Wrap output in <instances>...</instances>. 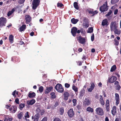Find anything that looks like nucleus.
Masks as SVG:
<instances>
[{"label":"nucleus","mask_w":121,"mask_h":121,"mask_svg":"<svg viewBox=\"0 0 121 121\" xmlns=\"http://www.w3.org/2000/svg\"><path fill=\"white\" fill-rule=\"evenodd\" d=\"M93 9H92L91 10L88 11V13L90 14H92V15H91V16H93L95 14H97L98 12L97 10H95V11H93Z\"/></svg>","instance_id":"nucleus-15"},{"label":"nucleus","mask_w":121,"mask_h":121,"mask_svg":"<svg viewBox=\"0 0 121 121\" xmlns=\"http://www.w3.org/2000/svg\"><path fill=\"white\" fill-rule=\"evenodd\" d=\"M26 25H23L20 27L19 31L22 32L24 31L26 29Z\"/></svg>","instance_id":"nucleus-21"},{"label":"nucleus","mask_w":121,"mask_h":121,"mask_svg":"<svg viewBox=\"0 0 121 121\" xmlns=\"http://www.w3.org/2000/svg\"><path fill=\"white\" fill-rule=\"evenodd\" d=\"M73 6L74 8L78 10L79 7L78 4V3L77 2H74L73 3Z\"/></svg>","instance_id":"nucleus-26"},{"label":"nucleus","mask_w":121,"mask_h":121,"mask_svg":"<svg viewBox=\"0 0 121 121\" xmlns=\"http://www.w3.org/2000/svg\"><path fill=\"white\" fill-rule=\"evenodd\" d=\"M77 40H79V43L82 44H85L86 42L85 39L81 36L78 37Z\"/></svg>","instance_id":"nucleus-7"},{"label":"nucleus","mask_w":121,"mask_h":121,"mask_svg":"<svg viewBox=\"0 0 121 121\" xmlns=\"http://www.w3.org/2000/svg\"><path fill=\"white\" fill-rule=\"evenodd\" d=\"M25 0H18V3L20 4H22L23 3Z\"/></svg>","instance_id":"nucleus-42"},{"label":"nucleus","mask_w":121,"mask_h":121,"mask_svg":"<svg viewBox=\"0 0 121 121\" xmlns=\"http://www.w3.org/2000/svg\"><path fill=\"white\" fill-rule=\"evenodd\" d=\"M56 90L60 93H62L64 91L62 85L60 83L57 84L55 86Z\"/></svg>","instance_id":"nucleus-2"},{"label":"nucleus","mask_w":121,"mask_h":121,"mask_svg":"<svg viewBox=\"0 0 121 121\" xmlns=\"http://www.w3.org/2000/svg\"><path fill=\"white\" fill-rule=\"evenodd\" d=\"M93 31V28L92 27L89 28H88L87 32L88 33H91Z\"/></svg>","instance_id":"nucleus-33"},{"label":"nucleus","mask_w":121,"mask_h":121,"mask_svg":"<svg viewBox=\"0 0 121 121\" xmlns=\"http://www.w3.org/2000/svg\"><path fill=\"white\" fill-rule=\"evenodd\" d=\"M112 113H116V107L115 106H114L112 108Z\"/></svg>","instance_id":"nucleus-30"},{"label":"nucleus","mask_w":121,"mask_h":121,"mask_svg":"<svg viewBox=\"0 0 121 121\" xmlns=\"http://www.w3.org/2000/svg\"><path fill=\"white\" fill-rule=\"evenodd\" d=\"M25 19L27 24H29L32 19L31 17L29 15H26L25 16Z\"/></svg>","instance_id":"nucleus-8"},{"label":"nucleus","mask_w":121,"mask_h":121,"mask_svg":"<svg viewBox=\"0 0 121 121\" xmlns=\"http://www.w3.org/2000/svg\"><path fill=\"white\" fill-rule=\"evenodd\" d=\"M114 31V34L116 35H118L121 34V30L119 29H118L117 28L115 29Z\"/></svg>","instance_id":"nucleus-18"},{"label":"nucleus","mask_w":121,"mask_h":121,"mask_svg":"<svg viewBox=\"0 0 121 121\" xmlns=\"http://www.w3.org/2000/svg\"><path fill=\"white\" fill-rule=\"evenodd\" d=\"M53 121H61V120L59 118L56 117L54 118Z\"/></svg>","instance_id":"nucleus-51"},{"label":"nucleus","mask_w":121,"mask_h":121,"mask_svg":"<svg viewBox=\"0 0 121 121\" xmlns=\"http://www.w3.org/2000/svg\"><path fill=\"white\" fill-rule=\"evenodd\" d=\"M59 104V103L57 102H55V104L54 105V107H56Z\"/></svg>","instance_id":"nucleus-56"},{"label":"nucleus","mask_w":121,"mask_h":121,"mask_svg":"<svg viewBox=\"0 0 121 121\" xmlns=\"http://www.w3.org/2000/svg\"><path fill=\"white\" fill-rule=\"evenodd\" d=\"M14 37L13 35H9V41L11 43H12L14 40Z\"/></svg>","instance_id":"nucleus-22"},{"label":"nucleus","mask_w":121,"mask_h":121,"mask_svg":"<svg viewBox=\"0 0 121 121\" xmlns=\"http://www.w3.org/2000/svg\"><path fill=\"white\" fill-rule=\"evenodd\" d=\"M121 88V86H120L119 85H117L116 89V90H117V91H119L120 90Z\"/></svg>","instance_id":"nucleus-45"},{"label":"nucleus","mask_w":121,"mask_h":121,"mask_svg":"<svg viewBox=\"0 0 121 121\" xmlns=\"http://www.w3.org/2000/svg\"><path fill=\"white\" fill-rule=\"evenodd\" d=\"M60 112L62 113H63L64 112V109L63 107L60 108Z\"/></svg>","instance_id":"nucleus-52"},{"label":"nucleus","mask_w":121,"mask_h":121,"mask_svg":"<svg viewBox=\"0 0 121 121\" xmlns=\"http://www.w3.org/2000/svg\"><path fill=\"white\" fill-rule=\"evenodd\" d=\"M117 80V78L113 76L108 79V82L109 83H113Z\"/></svg>","instance_id":"nucleus-12"},{"label":"nucleus","mask_w":121,"mask_h":121,"mask_svg":"<svg viewBox=\"0 0 121 121\" xmlns=\"http://www.w3.org/2000/svg\"><path fill=\"white\" fill-rule=\"evenodd\" d=\"M40 112V110L39 108H37L36 109V113H39Z\"/></svg>","instance_id":"nucleus-53"},{"label":"nucleus","mask_w":121,"mask_h":121,"mask_svg":"<svg viewBox=\"0 0 121 121\" xmlns=\"http://www.w3.org/2000/svg\"><path fill=\"white\" fill-rule=\"evenodd\" d=\"M7 22L6 18L4 17H1L0 18V27H2L3 26H5Z\"/></svg>","instance_id":"nucleus-3"},{"label":"nucleus","mask_w":121,"mask_h":121,"mask_svg":"<svg viewBox=\"0 0 121 121\" xmlns=\"http://www.w3.org/2000/svg\"><path fill=\"white\" fill-rule=\"evenodd\" d=\"M86 110L87 111L91 112H92L93 111V109L92 108H91L90 107H88L87 108Z\"/></svg>","instance_id":"nucleus-29"},{"label":"nucleus","mask_w":121,"mask_h":121,"mask_svg":"<svg viewBox=\"0 0 121 121\" xmlns=\"http://www.w3.org/2000/svg\"><path fill=\"white\" fill-rule=\"evenodd\" d=\"M119 1V0H111V3L112 4H114L117 2Z\"/></svg>","instance_id":"nucleus-34"},{"label":"nucleus","mask_w":121,"mask_h":121,"mask_svg":"<svg viewBox=\"0 0 121 121\" xmlns=\"http://www.w3.org/2000/svg\"><path fill=\"white\" fill-rule=\"evenodd\" d=\"M65 87L67 88H68L70 86V85L68 83H65Z\"/></svg>","instance_id":"nucleus-50"},{"label":"nucleus","mask_w":121,"mask_h":121,"mask_svg":"<svg viewBox=\"0 0 121 121\" xmlns=\"http://www.w3.org/2000/svg\"><path fill=\"white\" fill-rule=\"evenodd\" d=\"M91 99L89 97L86 98L83 102V105L85 106L89 105L91 104Z\"/></svg>","instance_id":"nucleus-5"},{"label":"nucleus","mask_w":121,"mask_h":121,"mask_svg":"<svg viewBox=\"0 0 121 121\" xmlns=\"http://www.w3.org/2000/svg\"><path fill=\"white\" fill-rule=\"evenodd\" d=\"M95 111L97 113H104L103 109L100 107L97 108Z\"/></svg>","instance_id":"nucleus-14"},{"label":"nucleus","mask_w":121,"mask_h":121,"mask_svg":"<svg viewBox=\"0 0 121 121\" xmlns=\"http://www.w3.org/2000/svg\"><path fill=\"white\" fill-rule=\"evenodd\" d=\"M108 6L105 5V4L104 3L103 5L101 6L99 8L100 11L102 12H103L104 11H106L108 9Z\"/></svg>","instance_id":"nucleus-6"},{"label":"nucleus","mask_w":121,"mask_h":121,"mask_svg":"<svg viewBox=\"0 0 121 121\" xmlns=\"http://www.w3.org/2000/svg\"><path fill=\"white\" fill-rule=\"evenodd\" d=\"M118 24L116 21L112 22L110 24V29L111 31H113L115 29L117 28Z\"/></svg>","instance_id":"nucleus-1"},{"label":"nucleus","mask_w":121,"mask_h":121,"mask_svg":"<svg viewBox=\"0 0 121 121\" xmlns=\"http://www.w3.org/2000/svg\"><path fill=\"white\" fill-rule=\"evenodd\" d=\"M95 87V85L94 83L93 82H92L91 84V86L90 87L92 89H94Z\"/></svg>","instance_id":"nucleus-49"},{"label":"nucleus","mask_w":121,"mask_h":121,"mask_svg":"<svg viewBox=\"0 0 121 121\" xmlns=\"http://www.w3.org/2000/svg\"><path fill=\"white\" fill-rule=\"evenodd\" d=\"M82 49L81 48H79L78 49V51L79 52H81L82 51Z\"/></svg>","instance_id":"nucleus-59"},{"label":"nucleus","mask_w":121,"mask_h":121,"mask_svg":"<svg viewBox=\"0 0 121 121\" xmlns=\"http://www.w3.org/2000/svg\"><path fill=\"white\" fill-rule=\"evenodd\" d=\"M115 99L116 100V104L117 106L120 102V97L118 94L117 93L115 94Z\"/></svg>","instance_id":"nucleus-11"},{"label":"nucleus","mask_w":121,"mask_h":121,"mask_svg":"<svg viewBox=\"0 0 121 121\" xmlns=\"http://www.w3.org/2000/svg\"><path fill=\"white\" fill-rule=\"evenodd\" d=\"M63 95L64 97V99L65 100H67L69 96V94L67 92H65L64 93Z\"/></svg>","instance_id":"nucleus-19"},{"label":"nucleus","mask_w":121,"mask_h":121,"mask_svg":"<svg viewBox=\"0 0 121 121\" xmlns=\"http://www.w3.org/2000/svg\"><path fill=\"white\" fill-rule=\"evenodd\" d=\"M39 117L38 114H36L35 115L34 117L36 118H37L38 119L39 118Z\"/></svg>","instance_id":"nucleus-60"},{"label":"nucleus","mask_w":121,"mask_h":121,"mask_svg":"<svg viewBox=\"0 0 121 121\" xmlns=\"http://www.w3.org/2000/svg\"><path fill=\"white\" fill-rule=\"evenodd\" d=\"M94 38V35L93 34L91 36V40L92 41H93Z\"/></svg>","instance_id":"nucleus-55"},{"label":"nucleus","mask_w":121,"mask_h":121,"mask_svg":"<svg viewBox=\"0 0 121 121\" xmlns=\"http://www.w3.org/2000/svg\"><path fill=\"white\" fill-rule=\"evenodd\" d=\"M112 11L111 10H109V12L105 16L107 17L110 15L112 13Z\"/></svg>","instance_id":"nucleus-40"},{"label":"nucleus","mask_w":121,"mask_h":121,"mask_svg":"<svg viewBox=\"0 0 121 121\" xmlns=\"http://www.w3.org/2000/svg\"><path fill=\"white\" fill-rule=\"evenodd\" d=\"M86 57L84 55H83V56L82 58V60L84 59L85 60L86 59Z\"/></svg>","instance_id":"nucleus-61"},{"label":"nucleus","mask_w":121,"mask_h":121,"mask_svg":"<svg viewBox=\"0 0 121 121\" xmlns=\"http://www.w3.org/2000/svg\"><path fill=\"white\" fill-rule=\"evenodd\" d=\"M72 88L73 90L75 92V94H76V95H77L78 93V88L77 87H76L74 85H73L72 86Z\"/></svg>","instance_id":"nucleus-20"},{"label":"nucleus","mask_w":121,"mask_h":121,"mask_svg":"<svg viewBox=\"0 0 121 121\" xmlns=\"http://www.w3.org/2000/svg\"><path fill=\"white\" fill-rule=\"evenodd\" d=\"M63 5V4L61 3H58L57 4V6L58 7H62Z\"/></svg>","instance_id":"nucleus-43"},{"label":"nucleus","mask_w":121,"mask_h":121,"mask_svg":"<svg viewBox=\"0 0 121 121\" xmlns=\"http://www.w3.org/2000/svg\"><path fill=\"white\" fill-rule=\"evenodd\" d=\"M78 19H76L74 18H73L71 19V21L72 23L75 24H76L78 21Z\"/></svg>","instance_id":"nucleus-24"},{"label":"nucleus","mask_w":121,"mask_h":121,"mask_svg":"<svg viewBox=\"0 0 121 121\" xmlns=\"http://www.w3.org/2000/svg\"><path fill=\"white\" fill-rule=\"evenodd\" d=\"M16 93V94H18V92L17 91L16 92V91L15 90L12 93V95H13L14 97H16V96L15 95V93Z\"/></svg>","instance_id":"nucleus-46"},{"label":"nucleus","mask_w":121,"mask_h":121,"mask_svg":"<svg viewBox=\"0 0 121 121\" xmlns=\"http://www.w3.org/2000/svg\"><path fill=\"white\" fill-rule=\"evenodd\" d=\"M53 89V87L52 86H51L49 87H47L45 91V94H48L50 91H52Z\"/></svg>","instance_id":"nucleus-13"},{"label":"nucleus","mask_w":121,"mask_h":121,"mask_svg":"<svg viewBox=\"0 0 121 121\" xmlns=\"http://www.w3.org/2000/svg\"><path fill=\"white\" fill-rule=\"evenodd\" d=\"M40 2L39 0H33L32 2V9L34 10L36 9L39 5Z\"/></svg>","instance_id":"nucleus-4"},{"label":"nucleus","mask_w":121,"mask_h":121,"mask_svg":"<svg viewBox=\"0 0 121 121\" xmlns=\"http://www.w3.org/2000/svg\"><path fill=\"white\" fill-rule=\"evenodd\" d=\"M100 104L102 105L103 106L104 105V100L100 101Z\"/></svg>","instance_id":"nucleus-58"},{"label":"nucleus","mask_w":121,"mask_h":121,"mask_svg":"<svg viewBox=\"0 0 121 121\" xmlns=\"http://www.w3.org/2000/svg\"><path fill=\"white\" fill-rule=\"evenodd\" d=\"M25 106V105L24 104L21 103L19 104V108L21 110Z\"/></svg>","instance_id":"nucleus-32"},{"label":"nucleus","mask_w":121,"mask_h":121,"mask_svg":"<svg viewBox=\"0 0 121 121\" xmlns=\"http://www.w3.org/2000/svg\"><path fill=\"white\" fill-rule=\"evenodd\" d=\"M93 89L92 88V89L90 87L88 89V91L91 92L92 91V90H93Z\"/></svg>","instance_id":"nucleus-63"},{"label":"nucleus","mask_w":121,"mask_h":121,"mask_svg":"<svg viewBox=\"0 0 121 121\" xmlns=\"http://www.w3.org/2000/svg\"><path fill=\"white\" fill-rule=\"evenodd\" d=\"M89 26V22L86 23L84 24L83 26L84 28H87Z\"/></svg>","instance_id":"nucleus-35"},{"label":"nucleus","mask_w":121,"mask_h":121,"mask_svg":"<svg viewBox=\"0 0 121 121\" xmlns=\"http://www.w3.org/2000/svg\"><path fill=\"white\" fill-rule=\"evenodd\" d=\"M39 91L40 92H43V87L42 86H41L39 87Z\"/></svg>","instance_id":"nucleus-39"},{"label":"nucleus","mask_w":121,"mask_h":121,"mask_svg":"<svg viewBox=\"0 0 121 121\" xmlns=\"http://www.w3.org/2000/svg\"><path fill=\"white\" fill-rule=\"evenodd\" d=\"M85 90L83 88L82 89L80 92L79 95L82 97L85 94Z\"/></svg>","instance_id":"nucleus-23"},{"label":"nucleus","mask_w":121,"mask_h":121,"mask_svg":"<svg viewBox=\"0 0 121 121\" xmlns=\"http://www.w3.org/2000/svg\"><path fill=\"white\" fill-rule=\"evenodd\" d=\"M55 93L54 92H52L50 93L51 98L52 99H55L56 98V95H55Z\"/></svg>","instance_id":"nucleus-31"},{"label":"nucleus","mask_w":121,"mask_h":121,"mask_svg":"<svg viewBox=\"0 0 121 121\" xmlns=\"http://www.w3.org/2000/svg\"><path fill=\"white\" fill-rule=\"evenodd\" d=\"M118 12V10L117 9H116L114 11V14L115 15L117 14Z\"/></svg>","instance_id":"nucleus-57"},{"label":"nucleus","mask_w":121,"mask_h":121,"mask_svg":"<svg viewBox=\"0 0 121 121\" xmlns=\"http://www.w3.org/2000/svg\"><path fill=\"white\" fill-rule=\"evenodd\" d=\"M35 103V100L34 99H32L29 101L27 102V104L28 105H33Z\"/></svg>","instance_id":"nucleus-25"},{"label":"nucleus","mask_w":121,"mask_h":121,"mask_svg":"<svg viewBox=\"0 0 121 121\" xmlns=\"http://www.w3.org/2000/svg\"><path fill=\"white\" fill-rule=\"evenodd\" d=\"M108 22L107 19L103 20L102 22V26H107L108 25Z\"/></svg>","instance_id":"nucleus-16"},{"label":"nucleus","mask_w":121,"mask_h":121,"mask_svg":"<svg viewBox=\"0 0 121 121\" xmlns=\"http://www.w3.org/2000/svg\"><path fill=\"white\" fill-rule=\"evenodd\" d=\"M77 30V28L76 27H73L71 29V33L73 36H76Z\"/></svg>","instance_id":"nucleus-10"},{"label":"nucleus","mask_w":121,"mask_h":121,"mask_svg":"<svg viewBox=\"0 0 121 121\" xmlns=\"http://www.w3.org/2000/svg\"><path fill=\"white\" fill-rule=\"evenodd\" d=\"M83 21L85 23H89L88 20L86 17H84L83 19Z\"/></svg>","instance_id":"nucleus-44"},{"label":"nucleus","mask_w":121,"mask_h":121,"mask_svg":"<svg viewBox=\"0 0 121 121\" xmlns=\"http://www.w3.org/2000/svg\"><path fill=\"white\" fill-rule=\"evenodd\" d=\"M114 41L115 42V45L117 46H118L119 44V41L117 40V39L115 38L114 39Z\"/></svg>","instance_id":"nucleus-36"},{"label":"nucleus","mask_w":121,"mask_h":121,"mask_svg":"<svg viewBox=\"0 0 121 121\" xmlns=\"http://www.w3.org/2000/svg\"><path fill=\"white\" fill-rule=\"evenodd\" d=\"M17 105L12 106L11 107L9 108V110L11 111V112L15 113L17 111Z\"/></svg>","instance_id":"nucleus-9"},{"label":"nucleus","mask_w":121,"mask_h":121,"mask_svg":"<svg viewBox=\"0 0 121 121\" xmlns=\"http://www.w3.org/2000/svg\"><path fill=\"white\" fill-rule=\"evenodd\" d=\"M73 102V106H75L77 105V100L75 99H73L72 100Z\"/></svg>","instance_id":"nucleus-37"},{"label":"nucleus","mask_w":121,"mask_h":121,"mask_svg":"<svg viewBox=\"0 0 121 121\" xmlns=\"http://www.w3.org/2000/svg\"><path fill=\"white\" fill-rule=\"evenodd\" d=\"M31 91H30L29 92L28 96L30 98H33L35 96V94L34 92L31 93Z\"/></svg>","instance_id":"nucleus-17"},{"label":"nucleus","mask_w":121,"mask_h":121,"mask_svg":"<svg viewBox=\"0 0 121 121\" xmlns=\"http://www.w3.org/2000/svg\"><path fill=\"white\" fill-rule=\"evenodd\" d=\"M15 61L16 62H19L20 61V58L19 57H16Z\"/></svg>","instance_id":"nucleus-48"},{"label":"nucleus","mask_w":121,"mask_h":121,"mask_svg":"<svg viewBox=\"0 0 121 121\" xmlns=\"http://www.w3.org/2000/svg\"><path fill=\"white\" fill-rule=\"evenodd\" d=\"M109 99H107L106 102V106H109Z\"/></svg>","instance_id":"nucleus-47"},{"label":"nucleus","mask_w":121,"mask_h":121,"mask_svg":"<svg viewBox=\"0 0 121 121\" xmlns=\"http://www.w3.org/2000/svg\"><path fill=\"white\" fill-rule=\"evenodd\" d=\"M15 103L17 104H19V99L18 98H17L15 99Z\"/></svg>","instance_id":"nucleus-54"},{"label":"nucleus","mask_w":121,"mask_h":121,"mask_svg":"<svg viewBox=\"0 0 121 121\" xmlns=\"http://www.w3.org/2000/svg\"><path fill=\"white\" fill-rule=\"evenodd\" d=\"M15 9H12L11 11H9L7 15L8 17L9 16L11 15L12 13L14 11Z\"/></svg>","instance_id":"nucleus-27"},{"label":"nucleus","mask_w":121,"mask_h":121,"mask_svg":"<svg viewBox=\"0 0 121 121\" xmlns=\"http://www.w3.org/2000/svg\"><path fill=\"white\" fill-rule=\"evenodd\" d=\"M77 63L78 64V65L79 66L81 65H82V62L81 61H78Z\"/></svg>","instance_id":"nucleus-62"},{"label":"nucleus","mask_w":121,"mask_h":121,"mask_svg":"<svg viewBox=\"0 0 121 121\" xmlns=\"http://www.w3.org/2000/svg\"><path fill=\"white\" fill-rule=\"evenodd\" d=\"M12 118H9L8 117H6L4 121H10L12 120Z\"/></svg>","instance_id":"nucleus-38"},{"label":"nucleus","mask_w":121,"mask_h":121,"mask_svg":"<svg viewBox=\"0 0 121 121\" xmlns=\"http://www.w3.org/2000/svg\"><path fill=\"white\" fill-rule=\"evenodd\" d=\"M68 113H74L73 108H71L69 110L68 112Z\"/></svg>","instance_id":"nucleus-41"},{"label":"nucleus","mask_w":121,"mask_h":121,"mask_svg":"<svg viewBox=\"0 0 121 121\" xmlns=\"http://www.w3.org/2000/svg\"><path fill=\"white\" fill-rule=\"evenodd\" d=\"M116 69V66L115 65H114L112 66L111 69L110 71L113 72L115 71Z\"/></svg>","instance_id":"nucleus-28"},{"label":"nucleus","mask_w":121,"mask_h":121,"mask_svg":"<svg viewBox=\"0 0 121 121\" xmlns=\"http://www.w3.org/2000/svg\"><path fill=\"white\" fill-rule=\"evenodd\" d=\"M47 118L46 117L44 118L41 121H47Z\"/></svg>","instance_id":"nucleus-64"}]
</instances>
